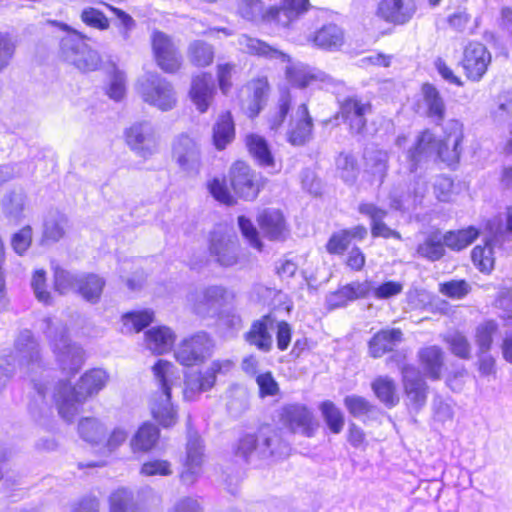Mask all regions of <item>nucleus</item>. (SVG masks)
I'll return each mask as SVG.
<instances>
[{
    "label": "nucleus",
    "mask_w": 512,
    "mask_h": 512,
    "mask_svg": "<svg viewBox=\"0 0 512 512\" xmlns=\"http://www.w3.org/2000/svg\"><path fill=\"white\" fill-rule=\"evenodd\" d=\"M18 367L21 375L30 379L35 396L29 403L32 417L41 421L52 414L49 391L50 371L45 368L39 349V343L30 330H23L15 341V351L0 356V391L4 389Z\"/></svg>",
    "instance_id": "obj_1"
},
{
    "label": "nucleus",
    "mask_w": 512,
    "mask_h": 512,
    "mask_svg": "<svg viewBox=\"0 0 512 512\" xmlns=\"http://www.w3.org/2000/svg\"><path fill=\"white\" fill-rule=\"evenodd\" d=\"M443 132L444 140H438L430 130H424L418 135L413 147L405 154L410 174L416 173L420 162L430 157L439 158L448 166L459 162L464 138L463 124L450 119L445 123Z\"/></svg>",
    "instance_id": "obj_2"
},
{
    "label": "nucleus",
    "mask_w": 512,
    "mask_h": 512,
    "mask_svg": "<svg viewBox=\"0 0 512 512\" xmlns=\"http://www.w3.org/2000/svg\"><path fill=\"white\" fill-rule=\"evenodd\" d=\"M108 381L102 369H92L81 376L72 387L67 381H59L53 394L59 415L67 422L74 419L84 402L98 394Z\"/></svg>",
    "instance_id": "obj_3"
},
{
    "label": "nucleus",
    "mask_w": 512,
    "mask_h": 512,
    "mask_svg": "<svg viewBox=\"0 0 512 512\" xmlns=\"http://www.w3.org/2000/svg\"><path fill=\"white\" fill-rule=\"evenodd\" d=\"M154 378L157 381L160 394L151 405L154 419L164 428L172 427L178 420L176 407L171 403V389L180 382L177 368L166 360H158L153 368Z\"/></svg>",
    "instance_id": "obj_4"
},
{
    "label": "nucleus",
    "mask_w": 512,
    "mask_h": 512,
    "mask_svg": "<svg viewBox=\"0 0 512 512\" xmlns=\"http://www.w3.org/2000/svg\"><path fill=\"white\" fill-rule=\"evenodd\" d=\"M43 323L45 324V334L61 370L64 373L75 375L84 364V350L70 342L66 333L67 329L61 322H53L52 319L46 318Z\"/></svg>",
    "instance_id": "obj_5"
},
{
    "label": "nucleus",
    "mask_w": 512,
    "mask_h": 512,
    "mask_svg": "<svg viewBox=\"0 0 512 512\" xmlns=\"http://www.w3.org/2000/svg\"><path fill=\"white\" fill-rule=\"evenodd\" d=\"M289 446L279 435L269 429H261L257 434L243 436L238 444L237 455L246 462L266 460L271 457L282 458L289 453Z\"/></svg>",
    "instance_id": "obj_6"
},
{
    "label": "nucleus",
    "mask_w": 512,
    "mask_h": 512,
    "mask_svg": "<svg viewBox=\"0 0 512 512\" xmlns=\"http://www.w3.org/2000/svg\"><path fill=\"white\" fill-rule=\"evenodd\" d=\"M67 34L61 39L60 49L64 59L79 70L94 71L100 63L101 58L97 51L88 47L86 36L76 30H71L66 25Z\"/></svg>",
    "instance_id": "obj_7"
},
{
    "label": "nucleus",
    "mask_w": 512,
    "mask_h": 512,
    "mask_svg": "<svg viewBox=\"0 0 512 512\" xmlns=\"http://www.w3.org/2000/svg\"><path fill=\"white\" fill-rule=\"evenodd\" d=\"M137 89L145 103L163 112L172 110L177 104L174 86L158 74H148L141 78Z\"/></svg>",
    "instance_id": "obj_8"
},
{
    "label": "nucleus",
    "mask_w": 512,
    "mask_h": 512,
    "mask_svg": "<svg viewBox=\"0 0 512 512\" xmlns=\"http://www.w3.org/2000/svg\"><path fill=\"white\" fill-rule=\"evenodd\" d=\"M125 140L135 154L147 159L158 152L160 137L151 121L140 120L125 130Z\"/></svg>",
    "instance_id": "obj_9"
},
{
    "label": "nucleus",
    "mask_w": 512,
    "mask_h": 512,
    "mask_svg": "<svg viewBox=\"0 0 512 512\" xmlns=\"http://www.w3.org/2000/svg\"><path fill=\"white\" fill-rule=\"evenodd\" d=\"M214 342L206 332L184 339L175 349V358L183 366L202 364L213 353Z\"/></svg>",
    "instance_id": "obj_10"
},
{
    "label": "nucleus",
    "mask_w": 512,
    "mask_h": 512,
    "mask_svg": "<svg viewBox=\"0 0 512 512\" xmlns=\"http://www.w3.org/2000/svg\"><path fill=\"white\" fill-rule=\"evenodd\" d=\"M234 367V362L229 359L214 360L203 372L193 373L186 376L183 390L184 399L192 401L201 392L211 389L218 374H226Z\"/></svg>",
    "instance_id": "obj_11"
},
{
    "label": "nucleus",
    "mask_w": 512,
    "mask_h": 512,
    "mask_svg": "<svg viewBox=\"0 0 512 512\" xmlns=\"http://www.w3.org/2000/svg\"><path fill=\"white\" fill-rule=\"evenodd\" d=\"M172 156L182 171L197 175L201 167V151L198 143L187 134L179 135L173 142Z\"/></svg>",
    "instance_id": "obj_12"
},
{
    "label": "nucleus",
    "mask_w": 512,
    "mask_h": 512,
    "mask_svg": "<svg viewBox=\"0 0 512 512\" xmlns=\"http://www.w3.org/2000/svg\"><path fill=\"white\" fill-rule=\"evenodd\" d=\"M491 53L480 42H469L463 51L461 65L469 80L480 81L491 63Z\"/></svg>",
    "instance_id": "obj_13"
},
{
    "label": "nucleus",
    "mask_w": 512,
    "mask_h": 512,
    "mask_svg": "<svg viewBox=\"0 0 512 512\" xmlns=\"http://www.w3.org/2000/svg\"><path fill=\"white\" fill-rule=\"evenodd\" d=\"M311 9L309 0H282L273 5L274 28L284 32L295 29L298 21Z\"/></svg>",
    "instance_id": "obj_14"
},
{
    "label": "nucleus",
    "mask_w": 512,
    "mask_h": 512,
    "mask_svg": "<svg viewBox=\"0 0 512 512\" xmlns=\"http://www.w3.org/2000/svg\"><path fill=\"white\" fill-rule=\"evenodd\" d=\"M152 48L156 62L163 71L175 73L180 68L182 57L167 34L155 31L152 35Z\"/></svg>",
    "instance_id": "obj_15"
},
{
    "label": "nucleus",
    "mask_w": 512,
    "mask_h": 512,
    "mask_svg": "<svg viewBox=\"0 0 512 512\" xmlns=\"http://www.w3.org/2000/svg\"><path fill=\"white\" fill-rule=\"evenodd\" d=\"M227 299L228 290L219 285L206 287L200 293L189 296L195 313L201 316L217 313L227 303Z\"/></svg>",
    "instance_id": "obj_16"
},
{
    "label": "nucleus",
    "mask_w": 512,
    "mask_h": 512,
    "mask_svg": "<svg viewBox=\"0 0 512 512\" xmlns=\"http://www.w3.org/2000/svg\"><path fill=\"white\" fill-rule=\"evenodd\" d=\"M209 252L216 262L230 267L238 261V243L234 235L213 231L210 236Z\"/></svg>",
    "instance_id": "obj_17"
},
{
    "label": "nucleus",
    "mask_w": 512,
    "mask_h": 512,
    "mask_svg": "<svg viewBox=\"0 0 512 512\" xmlns=\"http://www.w3.org/2000/svg\"><path fill=\"white\" fill-rule=\"evenodd\" d=\"M401 374L408 404L418 411L426 403L428 386L420 371L413 365H404Z\"/></svg>",
    "instance_id": "obj_18"
},
{
    "label": "nucleus",
    "mask_w": 512,
    "mask_h": 512,
    "mask_svg": "<svg viewBox=\"0 0 512 512\" xmlns=\"http://www.w3.org/2000/svg\"><path fill=\"white\" fill-rule=\"evenodd\" d=\"M256 175L243 161L235 162L230 169V183L234 192L245 200H253L259 193Z\"/></svg>",
    "instance_id": "obj_19"
},
{
    "label": "nucleus",
    "mask_w": 512,
    "mask_h": 512,
    "mask_svg": "<svg viewBox=\"0 0 512 512\" xmlns=\"http://www.w3.org/2000/svg\"><path fill=\"white\" fill-rule=\"evenodd\" d=\"M204 447L199 435L192 432L188 428V440L186 445V459L184 462V470L180 478L186 485L193 484L199 475L200 468L203 462Z\"/></svg>",
    "instance_id": "obj_20"
},
{
    "label": "nucleus",
    "mask_w": 512,
    "mask_h": 512,
    "mask_svg": "<svg viewBox=\"0 0 512 512\" xmlns=\"http://www.w3.org/2000/svg\"><path fill=\"white\" fill-rule=\"evenodd\" d=\"M281 421L293 433L311 437L315 433L312 413L302 405H287L282 409Z\"/></svg>",
    "instance_id": "obj_21"
},
{
    "label": "nucleus",
    "mask_w": 512,
    "mask_h": 512,
    "mask_svg": "<svg viewBox=\"0 0 512 512\" xmlns=\"http://www.w3.org/2000/svg\"><path fill=\"white\" fill-rule=\"evenodd\" d=\"M416 9L415 0H381L377 15L388 23L403 25L411 20Z\"/></svg>",
    "instance_id": "obj_22"
},
{
    "label": "nucleus",
    "mask_w": 512,
    "mask_h": 512,
    "mask_svg": "<svg viewBox=\"0 0 512 512\" xmlns=\"http://www.w3.org/2000/svg\"><path fill=\"white\" fill-rule=\"evenodd\" d=\"M273 5L266 6L264 0H237L236 14L243 20L255 25L274 27Z\"/></svg>",
    "instance_id": "obj_23"
},
{
    "label": "nucleus",
    "mask_w": 512,
    "mask_h": 512,
    "mask_svg": "<svg viewBox=\"0 0 512 512\" xmlns=\"http://www.w3.org/2000/svg\"><path fill=\"white\" fill-rule=\"evenodd\" d=\"M275 329V318L265 315L255 320L249 331L245 334V340L258 350L269 352L272 348L273 338L270 331Z\"/></svg>",
    "instance_id": "obj_24"
},
{
    "label": "nucleus",
    "mask_w": 512,
    "mask_h": 512,
    "mask_svg": "<svg viewBox=\"0 0 512 512\" xmlns=\"http://www.w3.org/2000/svg\"><path fill=\"white\" fill-rule=\"evenodd\" d=\"M421 96L419 109H422L423 113L436 125H440L446 112L445 102L440 92L434 85L425 83L421 87Z\"/></svg>",
    "instance_id": "obj_25"
},
{
    "label": "nucleus",
    "mask_w": 512,
    "mask_h": 512,
    "mask_svg": "<svg viewBox=\"0 0 512 512\" xmlns=\"http://www.w3.org/2000/svg\"><path fill=\"white\" fill-rule=\"evenodd\" d=\"M238 45L242 51L251 55H256L269 60H278L282 63L290 62V57L286 53L270 46L268 43L258 38H253L246 34H243L238 38Z\"/></svg>",
    "instance_id": "obj_26"
},
{
    "label": "nucleus",
    "mask_w": 512,
    "mask_h": 512,
    "mask_svg": "<svg viewBox=\"0 0 512 512\" xmlns=\"http://www.w3.org/2000/svg\"><path fill=\"white\" fill-rule=\"evenodd\" d=\"M311 132L312 119L306 105L301 104L291 118L287 131L288 141L292 145H303L310 138Z\"/></svg>",
    "instance_id": "obj_27"
},
{
    "label": "nucleus",
    "mask_w": 512,
    "mask_h": 512,
    "mask_svg": "<svg viewBox=\"0 0 512 512\" xmlns=\"http://www.w3.org/2000/svg\"><path fill=\"white\" fill-rule=\"evenodd\" d=\"M261 232L265 237L274 241L286 238L287 228L282 213L278 210L266 209L258 217Z\"/></svg>",
    "instance_id": "obj_28"
},
{
    "label": "nucleus",
    "mask_w": 512,
    "mask_h": 512,
    "mask_svg": "<svg viewBox=\"0 0 512 512\" xmlns=\"http://www.w3.org/2000/svg\"><path fill=\"white\" fill-rule=\"evenodd\" d=\"M214 90V80L210 74L203 73L193 78L190 97L201 113L207 111L213 97Z\"/></svg>",
    "instance_id": "obj_29"
},
{
    "label": "nucleus",
    "mask_w": 512,
    "mask_h": 512,
    "mask_svg": "<svg viewBox=\"0 0 512 512\" xmlns=\"http://www.w3.org/2000/svg\"><path fill=\"white\" fill-rule=\"evenodd\" d=\"M371 106L356 98H349L341 105L343 119L349 123L353 133L359 134L366 125L365 115L370 111Z\"/></svg>",
    "instance_id": "obj_30"
},
{
    "label": "nucleus",
    "mask_w": 512,
    "mask_h": 512,
    "mask_svg": "<svg viewBox=\"0 0 512 512\" xmlns=\"http://www.w3.org/2000/svg\"><path fill=\"white\" fill-rule=\"evenodd\" d=\"M403 340L399 328L383 329L377 332L369 341V353L374 358L382 357L392 351Z\"/></svg>",
    "instance_id": "obj_31"
},
{
    "label": "nucleus",
    "mask_w": 512,
    "mask_h": 512,
    "mask_svg": "<svg viewBox=\"0 0 512 512\" xmlns=\"http://www.w3.org/2000/svg\"><path fill=\"white\" fill-rule=\"evenodd\" d=\"M418 358L425 375L431 380H438L444 365V353L436 345L424 347L419 350Z\"/></svg>",
    "instance_id": "obj_32"
},
{
    "label": "nucleus",
    "mask_w": 512,
    "mask_h": 512,
    "mask_svg": "<svg viewBox=\"0 0 512 512\" xmlns=\"http://www.w3.org/2000/svg\"><path fill=\"white\" fill-rule=\"evenodd\" d=\"M359 212L371 219L372 234L374 237L396 238L400 239V234L389 228L382 220L386 211L378 208L372 203H362L359 206Z\"/></svg>",
    "instance_id": "obj_33"
},
{
    "label": "nucleus",
    "mask_w": 512,
    "mask_h": 512,
    "mask_svg": "<svg viewBox=\"0 0 512 512\" xmlns=\"http://www.w3.org/2000/svg\"><path fill=\"white\" fill-rule=\"evenodd\" d=\"M413 191L405 196H399L397 191L394 190L390 194V206L396 210H409L415 208L424 197L427 190V184L421 176H414Z\"/></svg>",
    "instance_id": "obj_34"
},
{
    "label": "nucleus",
    "mask_w": 512,
    "mask_h": 512,
    "mask_svg": "<svg viewBox=\"0 0 512 512\" xmlns=\"http://www.w3.org/2000/svg\"><path fill=\"white\" fill-rule=\"evenodd\" d=\"M330 17L333 18V21L322 25V49L336 51L343 46L345 36L343 29L335 22L338 16L322 9V20Z\"/></svg>",
    "instance_id": "obj_35"
},
{
    "label": "nucleus",
    "mask_w": 512,
    "mask_h": 512,
    "mask_svg": "<svg viewBox=\"0 0 512 512\" xmlns=\"http://www.w3.org/2000/svg\"><path fill=\"white\" fill-rule=\"evenodd\" d=\"M444 236L440 231L428 233L417 246V254L429 261H438L445 255Z\"/></svg>",
    "instance_id": "obj_36"
},
{
    "label": "nucleus",
    "mask_w": 512,
    "mask_h": 512,
    "mask_svg": "<svg viewBox=\"0 0 512 512\" xmlns=\"http://www.w3.org/2000/svg\"><path fill=\"white\" fill-rule=\"evenodd\" d=\"M145 336L147 348L155 354L168 352L175 340L173 332L165 326L151 328Z\"/></svg>",
    "instance_id": "obj_37"
},
{
    "label": "nucleus",
    "mask_w": 512,
    "mask_h": 512,
    "mask_svg": "<svg viewBox=\"0 0 512 512\" xmlns=\"http://www.w3.org/2000/svg\"><path fill=\"white\" fill-rule=\"evenodd\" d=\"M26 195L20 190H14L5 195L2 200V210L5 217L14 223H18L24 217Z\"/></svg>",
    "instance_id": "obj_38"
},
{
    "label": "nucleus",
    "mask_w": 512,
    "mask_h": 512,
    "mask_svg": "<svg viewBox=\"0 0 512 512\" xmlns=\"http://www.w3.org/2000/svg\"><path fill=\"white\" fill-rule=\"evenodd\" d=\"M67 218L58 211L48 213L43 224L42 242H57L65 233Z\"/></svg>",
    "instance_id": "obj_39"
},
{
    "label": "nucleus",
    "mask_w": 512,
    "mask_h": 512,
    "mask_svg": "<svg viewBox=\"0 0 512 512\" xmlns=\"http://www.w3.org/2000/svg\"><path fill=\"white\" fill-rule=\"evenodd\" d=\"M479 230L474 226L457 231H448L444 236V243L447 248L460 251L472 244L479 236Z\"/></svg>",
    "instance_id": "obj_40"
},
{
    "label": "nucleus",
    "mask_w": 512,
    "mask_h": 512,
    "mask_svg": "<svg viewBox=\"0 0 512 512\" xmlns=\"http://www.w3.org/2000/svg\"><path fill=\"white\" fill-rule=\"evenodd\" d=\"M235 135L234 123L229 112L222 114L213 128V141L217 149L221 150L230 143Z\"/></svg>",
    "instance_id": "obj_41"
},
{
    "label": "nucleus",
    "mask_w": 512,
    "mask_h": 512,
    "mask_svg": "<svg viewBox=\"0 0 512 512\" xmlns=\"http://www.w3.org/2000/svg\"><path fill=\"white\" fill-rule=\"evenodd\" d=\"M372 390L376 397L388 408L399 402L395 382L387 376H379L372 383Z\"/></svg>",
    "instance_id": "obj_42"
},
{
    "label": "nucleus",
    "mask_w": 512,
    "mask_h": 512,
    "mask_svg": "<svg viewBox=\"0 0 512 512\" xmlns=\"http://www.w3.org/2000/svg\"><path fill=\"white\" fill-rule=\"evenodd\" d=\"M246 145L250 154L257 162L264 167L272 166L274 163L267 141L259 135L250 134L246 137Z\"/></svg>",
    "instance_id": "obj_43"
},
{
    "label": "nucleus",
    "mask_w": 512,
    "mask_h": 512,
    "mask_svg": "<svg viewBox=\"0 0 512 512\" xmlns=\"http://www.w3.org/2000/svg\"><path fill=\"white\" fill-rule=\"evenodd\" d=\"M158 439V428L151 423H144L134 435L131 446L134 451L147 452L155 446Z\"/></svg>",
    "instance_id": "obj_44"
},
{
    "label": "nucleus",
    "mask_w": 512,
    "mask_h": 512,
    "mask_svg": "<svg viewBox=\"0 0 512 512\" xmlns=\"http://www.w3.org/2000/svg\"><path fill=\"white\" fill-rule=\"evenodd\" d=\"M104 285V279L95 274L83 275L79 284L78 293L87 302L96 303L100 299Z\"/></svg>",
    "instance_id": "obj_45"
},
{
    "label": "nucleus",
    "mask_w": 512,
    "mask_h": 512,
    "mask_svg": "<svg viewBox=\"0 0 512 512\" xmlns=\"http://www.w3.org/2000/svg\"><path fill=\"white\" fill-rule=\"evenodd\" d=\"M364 158L369 171L382 183L388 169V153L384 150L367 149Z\"/></svg>",
    "instance_id": "obj_46"
},
{
    "label": "nucleus",
    "mask_w": 512,
    "mask_h": 512,
    "mask_svg": "<svg viewBox=\"0 0 512 512\" xmlns=\"http://www.w3.org/2000/svg\"><path fill=\"white\" fill-rule=\"evenodd\" d=\"M110 512H139V507L132 491L120 488L109 497Z\"/></svg>",
    "instance_id": "obj_47"
},
{
    "label": "nucleus",
    "mask_w": 512,
    "mask_h": 512,
    "mask_svg": "<svg viewBox=\"0 0 512 512\" xmlns=\"http://www.w3.org/2000/svg\"><path fill=\"white\" fill-rule=\"evenodd\" d=\"M78 433L84 441L97 444L104 438L106 428L98 419L87 417L80 420Z\"/></svg>",
    "instance_id": "obj_48"
},
{
    "label": "nucleus",
    "mask_w": 512,
    "mask_h": 512,
    "mask_svg": "<svg viewBox=\"0 0 512 512\" xmlns=\"http://www.w3.org/2000/svg\"><path fill=\"white\" fill-rule=\"evenodd\" d=\"M107 7L115 14L117 20L113 23L117 29L119 38L123 44H128L131 41V33L136 28V21L125 11L107 5Z\"/></svg>",
    "instance_id": "obj_49"
},
{
    "label": "nucleus",
    "mask_w": 512,
    "mask_h": 512,
    "mask_svg": "<svg viewBox=\"0 0 512 512\" xmlns=\"http://www.w3.org/2000/svg\"><path fill=\"white\" fill-rule=\"evenodd\" d=\"M82 276H78L65 269L56 268L54 272V286L59 294H67L71 291L78 292Z\"/></svg>",
    "instance_id": "obj_50"
},
{
    "label": "nucleus",
    "mask_w": 512,
    "mask_h": 512,
    "mask_svg": "<svg viewBox=\"0 0 512 512\" xmlns=\"http://www.w3.org/2000/svg\"><path fill=\"white\" fill-rule=\"evenodd\" d=\"M188 54L190 61L198 67L208 66L214 59L213 47L203 41H194L191 43Z\"/></svg>",
    "instance_id": "obj_51"
},
{
    "label": "nucleus",
    "mask_w": 512,
    "mask_h": 512,
    "mask_svg": "<svg viewBox=\"0 0 512 512\" xmlns=\"http://www.w3.org/2000/svg\"><path fill=\"white\" fill-rule=\"evenodd\" d=\"M451 353L461 359H469L471 356V345L467 337L458 331L449 332L443 337Z\"/></svg>",
    "instance_id": "obj_52"
},
{
    "label": "nucleus",
    "mask_w": 512,
    "mask_h": 512,
    "mask_svg": "<svg viewBox=\"0 0 512 512\" xmlns=\"http://www.w3.org/2000/svg\"><path fill=\"white\" fill-rule=\"evenodd\" d=\"M498 330V324L493 320L485 321L476 328L475 342L478 352H489L493 342V336Z\"/></svg>",
    "instance_id": "obj_53"
},
{
    "label": "nucleus",
    "mask_w": 512,
    "mask_h": 512,
    "mask_svg": "<svg viewBox=\"0 0 512 512\" xmlns=\"http://www.w3.org/2000/svg\"><path fill=\"white\" fill-rule=\"evenodd\" d=\"M267 83L264 80H257L252 83V99L245 108L250 118L256 117L262 109L267 97Z\"/></svg>",
    "instance_id": "obj_54"
},
{
    "label": "nucleus",
    "mask_w": 512,
    "mask_h": 512,
    "mask_svg": "<svg viewBox=\"0 0 512 512\" xmlns=\"http://www.w3.org/2000/svg\"><path fill=\"white\" fill-rule=\"evenodd\" d=\"M322 417L332 433L338 434L341 432L344 425V417L342 412L333 403L328 401L322 402Z\"/></svg>",
    "instance_id": "obj_55"
},
{
    "label": "nucleus",
    "mask_w": 512,
    "mask_h": 512,
    "mask_svg": "<svg viewBox=\"0 0 512 512\" xmlns=\"http://www.w3.org/2000/svg\"><path fill=\"white\" fill-rule=\"evenodd\" d=\"M81 21L87 26L104 31L110 27L109 19L102 11L94 7H85L80 14Z\"/></svg>",
    "instance_id": "obj_56"
},
{
    "label": "nucleus",
    "mask_w": 512,
    "mask_h": 512,
    "mask_svg": "<svg viewBox=\"0 0 512 512\" xmlns=\"http://www.w3.org/2000/svg\"><path fill=\"white\" fill-rule=\"evenodd\" d=\"M471 258L474 265L483 273H489L494 266L493 250L490 245L473 248Z\"/></svg>",
    "instance_id": "obj_57"
},
{
    "label": "nucleus",
    "mask_w": 512,
    "mask_h": 512,
    "mask_svg": "<svg viewBox=\"0 0 512 512\" xmlns=\"http://www.w3.org/2000/svg\"><path fill=\"white\" fill-rule=\"evenodd\" d=\"M153 318L154 312L152 310L145 309L126 313L122 319L124 326H130L131 329L139 332L152 323Z\"/></svg>",
    "instance_id": "obj_58"
},
{
    "label": "nucleus",
    "mask_w": 512,
    "mask_h": 512,
    "mask_svg": "<svg viewBox=\"0 0 512 512\" xmlns=\"http://www.w3.org/2000/svg\"><path fill=\"white\" fill-rule=\"evenodd\" d=\"M336 166L345 182L352 183L355 181L358 175V167L353 155L341 153L336 159Z\"/></svg>",
    "instance_id": "obj_59"
},
{
    "label": "nucleus",
    "mask_w": 512,
    "mask_h": 512,
    "mask_svg": "<svg viewBox=\"0 0 512 512\" xmlns=\"http://www.w3.org/2000/svg\"><path fill=\"white\" fill-rule=\"evenodd\" d=\"M286 76L292 85L300 88L306 87L313 79L308 67L302 64L287 67Z\"/></svg>",
    "instance_id": "obj_60"
},
{
    "label": "nucleus",
    "mask_w": 512,
    "mask_h": 512,
    "mask_svg": "<svg viewBox=\"0 0 512 512\" xmlns=\"http://www.w3.org/2000/svg\"><path fill=\"white\" fill-rule=\"evenodd\" d=\"M248 397L246 391L241 387H233L229 391L227 408L231 414L238 416L247 409Z\"/></svg>",
    "instance_id": "obj_61"
},
{
    "label": "nucleus",
    "mask_w": 512,
    "mask_h": 512,
    "mask_svg": "<svg viewBox=\"0 0 512 512\" xmlns=\"http://www.w3.org/2000/svg\"><path fill=\"white\" fill-rule=\"evenodd\" d=\"M471 290L465 280H451L440 284L439 291L449 298L462 299Z\"/></svg>",
    "instance_id": "obj_62"
},
{
    "label": "nucleus",
    "mask_w": 512,
    "mask_h": 512,
    "mask_svg": "<svg viewBox=\"0 0 512 512\" xmlns=\"http://www.w3.org/2000/svg\"><path fill=\"white\" fill-rule=\"evenodd\" d=\"M344 404L351 415L354 417H361L371 411L372 405L370 402L358 395H349L344 399Z\"/></svg>",
    "instance_id": "obj_63"
},
{
    "label": "nucleus",
    "mask_w": 512,
    "mask_h": 512,
    "mask_svg": "<svg viewBox=\"0 0 512 512\" xmlns=\"http://www.w3.org/2000/svg\"><path fill=\"white\" fill-rule=\"evenodd\" d=\"M434 193L439 201L448 202L454 194V184L451 178L440 175L433 182Z\"/></svg>",
    "instance_id": "obj_64"
}]
</instances>
